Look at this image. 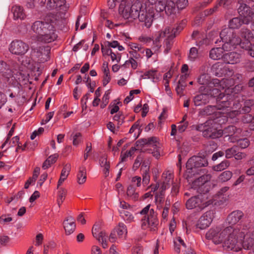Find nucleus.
<instances>
[{
    "instance_id": "obj_37",
    "label": "nucleus",
    "mask_w": 254,
    "mask_h": 254,
    "mask_svg": "<svg viewBox=\"0 0 254 254\" xmlns=\"http://www.w3.org/2000/svg\"><path fill=\"white\" fill-rule=\"evenodd\" d=\"M77 182L79 185L84 184L86 180V169L84 166L79 168L77 175Z\"/></svg>"
},
{
    "instance_id": "obj_35",
    "label": "nucleus",
    "mask_w": 254,
    "mask_h": 254,
    "mask_svg": "<svg viewBox=\"0 0 254 254\" xmlns=\"http://www.w3.org/2000/svg\"><path fill=\"white\" fill-rule=\"evenodd\" d=\"M175 37V33L174 32V35H168L167 38H166L164 40L163 43V47L164 48V53L165 54H168L171 50L173 44V40Z\"/></svg>"
},
{
    "instance_id": "obj_27",
    "label": "nucleus",
    "mask_w": 254,
    "mask_h": 254,
    "mask_svg": "<svg viewBox=\"0 0 254 254\" xmlns=\"http://www.w3.org/2000/svg\"><path fill=\"white\" fill-rule=\"evenodd\" d=\"M11 12L13 13L14 20H23L26 17V14L23 8L18 5H13L11 7Z\"/></svg>"
},
{
    "instance_id": "obj_10",
    "label": "nucleus",
    "mask_w": 254,
    "mask_h": 254,
    "mask_svg": "<svg viewBox=\"0 0 254 254\" xmlns=\"http://www.w3.org/2000/svg\"><path fill=\"white\" fill-rule=\"evenodd\" d=\"M27 44L21 40L13 41L9 45V50L11 53L15 55L23 56L29 50Z\"/></svg>"
},
{
    "instance_id": "obj_51",
    "label": "nucleus",
    "mask_w": 254,
    "mask_h": 254,
    "mask_svg": "<svg viewBox=\"0 0 254 254\" xmlns=\"http://www.w3.org/2000/svg\"><path fill=\"white\" fill-rule=\"evenodd\" d=\"M113 119L117 122V127L118 128L124 123L125 117L121 112H119L118 114L115 115Z\"/></svg>"
},
{
    "instance_id": "obj_31",
    "label": "nucleus",
    "mask_w": 254,
    "mask_h": 254,
    "mask_svg": "<svg viewBox=\"0 0 254 254\" xmlns=\"http://www.w3.org/2000/svg\"><path fill=\"white\" fill-rule=\"evenodd\" d=\"M245 20L241 17H234L229 22V28L233 30L239 28L243 24H247Z\"/></svg>"
},
{
    "instance_id": "obj_55",
    "label": "nucleus",
    "mask_w": 254,
    "mask_h": 254,
    "mask_svg": "<svg viewBox=\"0 0 254 254\" xmlns=\"http://www.w3.org/2000/svg\"><path fill=\"white\" fill-rule=\"evenodd\" d=\"M166 239V234H164L162 233L161 236L159 239H158L156 241V246L153 251V254H159L158 249L159 248L160 241H164Z\"/></svg>"
},
{
    "instance_id": "obj_36",
    "label": "nucleus",
    "mask_w": 254,
    "mask_h": 254,
    "mask_svg": "<svg viewBox=\"0 0 254 254\" xmlns=\"http://www.w3.org/2000/svg\"><path fill=\"white\" fill-rule=\"evenodd\" d=\"M141 78L143 79H150L153 82H155L158 80L159 77L157 70H151L145 72L143 75L141 76Z\"/></svg>"
},
{
    "instance_id": "obj_9",
    "label": "nucleus",
    "mask_w": 254,
    "mask_h": 254,
    "mask_svg": "<svg viewBox=\"0 0 254 254\" xmlns=\"http://www.w3.org/2000/svg\"><path fill=\"white\" fill-rule=\"evenodd\" d=\"M57 23L53 20H50V24L47 29L43 33L41 36H38V41L49 43L55 41L58 38V35L56 32L55 26Z\"/></svg>"
},
{
    "instance_id": "obj_6",
    "label": "nucleus",
    "mask_w": 254,
    "mask_h": 254,
    "mask_svg": "<svg viewBox=\"0 0 254 254\" xmlns=\"http://www.w3.org/2000/svg\"><path fill=\"white\" fill-rule=\"evenodd\" d=\"M196 129L202 131V135L206 138L215 139L223 135L222 130L217 129L212 121H207L204 124L197 126Z\"/></svg>"
},
{
    "instance_id": "obj_42",
    "label": "nucleus",
    "mask_w": 254,
    "mask_h": 254,
    "mask_svg": "<svg viewBox=\"0 0 254 254\" xmlns=\"http://www.w3.org/2000/svg\"><path fill=\"white\" fill-rule=\"evenodd\" d=\"M59 155L57 154H54L50 156L43 164L42 168L44 170L49 168L51 164L56 162Z\"/></svg>"
},
{
    "instance_id": "obj_49",
    "label": "nucleus",
    "mask_w": 254,
    "mask_h": 254,
    "mask_svg": "<svg viewBox=\"0 0 254 254\" xmlns=\"http://www.w3.org/2000/svg\"><path fill=\"white\" fill-rule=\"evenodd\" d=\"M129 64L131 65V67L132 69H135L137 68L138 66V63L136 60L132 58H129L128 60L126 61L124 64L122 66H124L125 68H128Z\"/></svg>"
},
{
    "instance_id": "obj_8",
    "label": "nucleus",
    "mask_w": 254,
    "mask_h": 254,
    "mask_svg": "<svg viewBox=\"0 0 254 254\" xmlns=\"http://www.w3.org/2000/svg\"><path fill=\"white\" fill-rule=\"evenodd\" d=\"M209 205L205 197L202 194H198L190 197L186 202V207L188 209H195L200 212Z\"/></svg>"
},
{
    "instance_id": "obj_29",
    "label": "nucleus",
    "mask_w": 254,
    "mask_h": 254,
    "mask_svg": "<svg viewBox=\"0 0 254 254\" xmlns=\"http://www.w3.org/2000/svg\"><path fill=\"white\" fill-rule=\"evenodd\" d=\"M228 95H223L221 97H218L216 105L218 111L230 107L231 102L228 100Z\"/></svg>"
},
{
    "instance_id": "obj_41",
    "label": "nucleus",
    "mask_w": 254,
    "mask_h": 254,
    "mask_svg": "<svg viewBox=\"0 0 254 254\" xmlns=\"http://www.w3.org/2000/svg\"><path fill=\"white\" fill-rule=\"evenodd\" d=\"M127 194L129 199L134 201L138 199L139 195L138 192H136L135 188L132 185H129L127 190Z\"/></svg>"
},
{
    "instance_id": "obj_19",
    "label": "nucleus",
    "mask_w": 254,
    "mask_h": 254,
    "mask_svg": "<svg viewBox=\"0 0 254 254\" xmlns=\"http://www.w3.org/2000/svg\"><path fill=\"white\" fill-rule=\"evenodd\" d=\"M223 134L225 136H229V140L231 142H236V138L233 136L235 134L240 133L241 131L240 128H237L235 126H230L222 130Z\"/></svg>"
},
{
    "instance_id": "obj_38",
    "label": "nucleus",
    "mask_w": 254,
    "mask_h": 254,
    "mask_svg": "<svg viewBox=\"0 0 254 254\" xmlns=\"http://www.w3.org/2000/svg\"><path fill=\"white\" fill-rule=\"evenodd\" d=\"M99 163L101 167H104V172L105 176L107 177L109 174L110 163L107 160V158L106 155H104L100 157L99 159Z\"/></svg>"
},
{
    "instance_id": "obj_18",
    "label": "nucleus",
    "mask_w": 254,
    "mask_h": 254,
    "mask_svg": "<svg viewBox=\"0 0 254 254\" xmlns=\"http://www.w3.org/2000/svg\"><path fill=\"white\" fill-rule=\"evenodd\" d=\"M50 22H43L41 21H35L31 26V29L36 34H37V40L38 36H41L43 33L47 29Z\"/></svg>"
},
{
    "instance_id": "obj_56",
    "label": "nucleus",
    "mask_w": 254,
    "mask_h": 254,
    "mask_svg": "<svg viewBox=\"0 0 254 254\" xmlns=\"http://www.w3.org/2000/svg\"><path fill=\"white\" fill-rule=\"evenodd\" d=\"M101 230V224L100 223H96L93 226L92 233L93 236L97 238V235L100 232Z\"/></svg>"
},
{
    "instance_id": "obj_15",
    "label": "nucleus",
    "mask_w": 254,
    "mask_h": 254,
    "mask_svg": "<svg viewBox=\"0 0 254 254\" xmlns=\"http://www.w3.org/2000/svg\"><path fill=\"white\" fill-rule=\"evenodd\" d=\"M238 12L240 17L245 20L247 25L252 21L254 13L247 4L240 5Z\"/></svg>"
},
{
    "instance_id": "obj_45",
    "label": "nucleus",
    "mask_w": 254,
    "mask_h": 254,
    "mask_svg": "<svg viewBox=\"0 0 254 254\" xmlns=\"http://www.w3.org/2000/svg\"><path fill=\"white\" fill-rule=\"evenodd\" d=\"M66 190L63 188H59L58 194L57 202L59 207L61 205L64 200L65 199L66 195Z\"/></svg>"
},
{
    "instance_id": "obj_22",
    "label": "nucleus",
    "mask_w": 254,
    "mask_h": 254,
    "mask_svg": "<svg viewBox=\"0 0 254 254\" xmlns=\"http://www.w3.org/2000/svg\"><path fill=\"white\" fill-rule=\"evenodd\" d=\"M223 44L222 47L223 52L224 51H230L236 48V46L240 45L241 46L242 40L241 38L232 39L231 41H222Z\"/></svg>"
},
{
    "instance_id": "obj_44",
    "label": "nucleus",
    "mask_w": 254,
    "mask_h": 254,
    "mask_svg": "<svg viewBox=\"0 0 254 254\" xmlns=\"http://www.w3.org/2000/svg\"><path fill=\"white\" fill-rule=\"evenodd\" d=\"M254 106V100L253 99L247 100L244 102V107L242 108V111L244 114L250 112L251 108Z\"/></svg>"
},
{
    "instance_id": "obj_48",
    "label": "nucleus",
    "mask_w": 254,
    "mask_h": 254,
    "mask_svg": "<svg viewBox=\"0 0 254 254\" xmlns=\"http://www.w3.org/2000/svg\"><path fill=\"white\" fill-rule=\"evenodd\" d=\"M232 176V173L230 171H226L222 173L218 177V180L221 182L229 180Z\"/></svg>"
},
{
    "instance_id": "obj_40",
    "label": "nucleus",
    "mask_w": 254,
    "mask_h": 254,
    "mask_svg": "<svg viewBox=\"0 0 254 254\" xmlns=\"http://www.w3.org/2000/svg\"><path fill=\"white\" fill-rule=\"evenodd\" d=\"M241 37L245 40L242 43L250 42L251 40L253 39V34L252 32L247 28H242L240 31Z\"/></svg>"
},
{
    "instance_id": "obj_63",
    "label": "nucleus",
    "mask_w": 254,
    "mask_h": 254,
    "mask_svg": "<svg viewBox=\"0 0 254 254\" xmlns=\"http://www.w3.org/2000/svg\"><path fill=\"white\" fill-rule=\"evenodd\" d=\"M189 125V123L188 122H186L184 123L180 124L178 127V131L180 132H183L186 130L188 126Z\"/></svg>"
},
{
    "instance_id": "obj_30",
    "label": "nucleus",
    "mask_w": 254,
    "mask_h": 254,
    "mask_svg": "<svg viewBox=\"0 0 254 254\" xmlns=\"http://www.w3.org/2000/svg\"><path fill=\"white\" fill-rule=\"evenodd\" d=\"M208 101L209 95L207 94H200L195 96L193 98V102L196 106L205 105Z\"/></svg>"
},
{
    "instance_id": "obj_47",
    "label": "nucleus",
    "mask_w": 254,
    "mask_h": 254,
    "mask_svg": "<svg viewBox=\"0 0 254 254\" xmlns=\"http://www.w3.org/2000/svg\"><path fill=\"white\" fill-rule=\"evenodd\" d=\"M230 165V162L228 160H224L219 164L213 167V169L216 171H221L226 169Z\"/></svg>"
},
{
    "instance_id": "obj_4",
    "label": "nucleus",
    "mask_w": 254,
    "mask_h": 254,
    "mask_svg": "<svg viewBox=\"0 0 254 254\" xmlns=\"http://www.w3.org/2000/svg\"><path fill=\"white\" fill-rule=\"evenodd\" d=\"M0 73L7 79H10L12 81L20 82L24 79V75L19 69L18 64L14 65V67L10 68L9 66L4 61H0Z\"/></svg>"
},
{
    "instance_id": "obj_57",
    "label": "nucleus",
    "mask_w": 254,
    "mask_h": 254,
    "mask_svg": "<svg viewBox=\"0 0 254 254\" xmlns=\"http://www.w3.org/2000/svg\"><path fill=\"white\" fill-rule=\"evenodd\" d=\"M165 194L163 190H161L159 193H156L155 201L160 204L163 203L164 201Z\"/></svg>"
},
{
    "instance_id": "obj_11",
    "label": "nucleus",
    "mask_w": 254,
    "mask_h": 254,
    "mask_svg": "<svg viewBox=\"0 0 254 254\" xmlns=\"http://www.w3.org/2000/svg\"><path fill=\"white\" fill-rule=\"evenodd\" d=\"M199 84L206 86L200 87L199 90L202 91L205 89L213 88L214 86H220V80L217 78L211 79L210 76L207 73H204L200 75L197 80Z\"/></svg>"
},
{
    "instance_id": "obj_16",
    "label": "nucleus",
    "mask_w": 254,
    "mask_h": 254,
    "mask_svg": "<svg viewBox=\"0 0 254 254\" xmlns=\"http://www.w3.org/2000/svg\"><path fill=\"white\" fill-rule=\"evenodd\" d=\"M188 0H170V4L168 9V13H173L174 14L178 10H182L186 8L188 5Z\"/></svg>"
},
{
    "instance_id": "obj_61",
    "label": "nucleus",
    "mask_w": 254,
    "mask_h": 254,
    "mask_svg": "<svg viewBox=\"0 0 254 254\" xmlns=\"http://www.w3.org/2000/svg\"><path fill=\"white\" fill-rule=\"evenodd\" d=\"M162 178L163 179H165V180L164 181H165L166 183V184H168L172 178V175L171 173L167 172L166 173H163L162 174Z\"/></svg>"
},
{
    "instance_id": "obj_13",
    "label": "nucleus",
    "mask_w": 254,
    "mask_h": 254,
    "mask_svg": "<svg viewBox=\"0 0 254 254\" xmlns=\"http://www.w3.org/2000/svg\"><path fill=\"white\" fill-rule=\"evenodd\" d=\"M208 162L206 158L200 156H194L190 158L186 163L187 170H192L207 166Z\"/></svg>"
},
{
    "instance_id": "obj_50",
    "label": "nucleus",
    "mask_w": 254,
    "mask_h": 254,
    "mask_svg": "<svg viewBox=\"0 0 254 254\" xmlns=\"http://www.w3.org/2000/svg\"><path fill=\"white\" fill-rule=\"evenodd\" d=\"M238 146H233L231 148H228L225 151V157L229 159L234 157L235 153L237 152Z\"/></svg>"
},
{
    "instance_id": "obj_60",
    "label": "nucleus",
    "mask_w": 254,
    "mask_h": 254,
    "mask_svg": "<svg viewBox=\"0 0 254 254\" xmlns=\"http://www.w3.org/2000/svg\"><path fill=\"white\" fill-rule=\"evenodd\" d=\"M12 220V218L11 217H6V215H2L0 217V223L1 224H5L7 223L10 222Z\"/></svg>"
},
{
    "instance_id": "obj_1",
    "label": "nucleus",
    "mask_w": 254,
    "mask_h": 254,
    "mask_svg": "<svg viewBox=\"0 0 254 254\" xmlns=\"http://www.w3.org/2000/svg\"><path fill=\"white\" fill-rule=\"evenodd\" d=\"M248 231V227L244 224L229 226L224 228L219 226L210 229L206 232L205 238L217 244L223 241V246L227 250L239 252L242 248L244 239Z\"/></svg>"
},
{
    "instance_id": "obj_14",
    "label": "nucleus",
    "mask_w": 254,
    "mask_h": 254,
    "mask_svg": "<svg viewBox=\"0 0 254 254\" xmlns=\"http://www.w3.org/2000/svg\"><path fill=\"white\" fill-rule=\"evenodd\" d=\"M213 217V213L211 211H206L199 219L196 227L201 230L207 228L212 222Z\"/></svg>"
},
{
    "instance_id": "obj_24",
    "label": "nucleus",
    "mask_w": 254,
    "mask_h": 254,
    "mask_svg": "<svg viewBox=\"0 0 254 254\" xmlns=\"http://www.w3.org/2000/svg\"><path fill=\"white\" fill-rule=\"evenodd\" d=\"M170 4V0H157L155 2V8L157 11L162 12L165 11L168 15L173 14V13H168V9Z\"/></svg>"
},
{
    "instance_id": "obj_34",
    "label": "nucleus",
    "mask_w": 254,
    "mask_h": 254,
    "mask_svg": "<svg viewBox=\"0 0 254 254\" xmlns=\"http://www.w3.org/2000/svg\"><path fill=\"white\" fill-rule=\"evenodd\" d=\"M224 55L223 49L220 47L212 49L209 53V57L214 60L224 59Z\"/></svg>"
},
{
    "instance_id": "obj_17",
    "label": "nucleus",
    "mask_w": 254,
    "mask_h": 254,
    "mask_svg": "<svg viewBox=\"0 0 254 254\" xmlns=\"http://www.w3.org/2000/svg\"><path fill=\"white\" fill-rule=\"evenodd\" d=\"M173 30H171V28L168 27L158 31L156 33V37L153 41V45H154V47L156 48V50H158L161 46L160 43V39L164 38H167L168 35H174V33H173Z\"/></svg>"
},
{
    "instance_id": "obj_32",
    "label": "nucleus",
    "mask_w": 254,
    "mask_h": 254,
    "mask_svg": "<svg viewBox=\"0 0 254 254\" xmlns=\"http://www.w3.org/2000/svg\"><path fill=\"white\" fill-rule=\"evenodd\" d=\"M114 231L117 234L119 238H126L127 230L126 225L122 223H119L118 225L114 228Z\"/></svg>"
},
{
    "instance_id": "obj_21",
    "label": "nucleus",
    "mask_w": 254,
    "mask_h": 254,
    "mask_svg": "<svg viewBox=\"0 0 254 254\" xmlns=\"http://www.w3.org/2000/svg\"><path fill=\"white\" fill-rule=\"evenodd\" d=\"M220 37L222 41H231L232 39L240 38L237 36L233 30L231 28H225L220 33Z\"/></svg>"
},
{
    "instance_id": "obj_5",
    "label": "nucleus",
    "mask_w": 254,
    "mask_h": 254,
    "mask_svg": "<svg viewBox=\"0 0 254 254\" xmlns=\"http://www.w3.org/2000/svg\"><path fill=\"white\" fill-rule=\"evenodd\" d=\"M131 2L130 0H122L121 1L119 7V14L126 19H135L137 18V12L138 9H140V2L135 1L133 4V9L134 13L129 12L131 8Z\"/></svg>"
},
{
    "instance_id": "obj_39",
    "label": "nucleus",
    "mask_w": 254,
    "mask_h": 254,
    "mask_svg": "<svg viewBox=\"0 0 254 254\" xmlns=\"http://www.w3.org/2000/svg\"><path fill=\"white\" fill-rule=\"evenodd\" d=\"M174 250L177 253L181 252L182 248H186V245L180 237H177L174 241Z\"/></svg>"
},
{
    "instance_id": "obj_2",
    "label": "nucleus",
    "mask_w": 254,
    "mask_h": 254,
    "mask_svg": "<svg viewBox=\"0 0 254 254\" xmlns=\"http://www.w3.org/2000/svg\"><path fill=\"white\" fill-rule=\"evenodd\" d=\"M150 205L148 204L143 208L139 212L144 216L141 219V227L143 230L149 228L150 231H155L157 230L159 221L153 209H150Z\"/></svg>"
},
{
    "instance_id": "obj_43",
    "label": "nucleus",
    "mask_w": 254,
    "mask_h": 254,
    "mask_svg": "<svg viewBox=\"0 0 254 254\" xmlns=\"http://www.w3.org/2000/svg\"><path fill=\"white\" fill-rule=\"evenodd\" d=\"M120 215L122 218L127 223H131L134 221L132 214L127 210L124 209L120 211Z\"/></svg>"
},
{
    "instance_id": "obj_46",
    "label": "nucleus",
    "mask_w": 254,
    "mask_h": 254,
    "mask_svg": "<svg viewBox=\"0 0 254 254\" xmlns=\"http://www.w3.org/2000/svg\"><path fill=\"white\" fill-rule=\"evenodd\" d=\"M241 48L248 51V54L254 57V44H252L250 42H247L241 44Z\"/></svg>"
},
{
    "instance_id": "obj_59",
    "label": "nucleus",
    "mask_w": 254,
    "mask_h": 254,
    "mask_svg": "<svg viewBox=\"0 0 254 254\" xmlns=\"http://www.w3.org/2000/svg\"><path fill=\"white\" fill-rule=\"evenodd\" d=\"M130 47L131 49L130 51L140 52V53H144V49L137 44L132 43L130 45Z\"/></svg>"
},
{
    "instance_id": "obj_64",
    "label": "nucleus",
    "mask_w": 254,
    "mask_h": 254,
    "mask_svg": "<svg viewBox=\"0 0 254 254\" xmlns=\"http://www.w3.org/2000/svg\"><path fill=\"white\" fill-rule=\"evenodd\" d=\"M81 136V134L79 132L76 133L73 137V144L74 145H77L80 142L79 137Z\"/></svg>"
},
{
    "instance_id": "obj_52",
    "label": "nucleus",
    "mask_w": 254,
    "mask_h": 254,
    "mask_svg": "<svg viewBox=\"0 0 254 254\" xmlns=\"http://www.w3.org/2000/svg\"><path fill=\"white\" fill-rule=\"evenodd\" d=\"M238 146L242 149H244L248 147L250 145V142L248 138H243L240 139H237Z\"/></svg>"
},
{
    "instance_id": "obj_25",
    "label": "nucleus",
    "mask_w": 254,
    "mask_h": 254,
    "mask_svg": "<svg viewBox=\"0 0 254 254\" xmlns=\"http://www.w3.org/2000/svg\"><path fill=\"white\" fill-rule=\"evenodd\" d=\"M64 227L67 235L72 233L75 229V224L74 218L68 216L64 222Z\"/></svg>"
},
{
    "instance_id": "obj_3",
    "label": "nucleus",
    "mask_w": 254,
    "mask_h": 254,
    "mask_svg": "<svg viewBox=\"0 0 254 254\" xmlns=\"http://www.w3.org/2000/svg\"><path fill=\"white\" fill-rule=\"evenodd\" d=\"M140 8L137 12V18L144 22L147 28H149L152 25L154 16L153 2L150 4V2H146L143 4L140 2Z\"/></svg>"
},
{
    "instance_id": "obj_62",
    "label": "nucleus",
    "mask_w": 254,
    "mask_h": 254,
    "mask_svg": "<svg viewBox=\"0 0 254 254\" xmlns=\"http://www.w3.org/2000/svg\"><path fill=\"white\" fill-rule=\"evenodd\" d=\"M139 53H140V52L129 51V53L130 55V57L129 58H132V59H135L136 60L140 59L141 55Z\"/></svg>"
},
{
    "instance_id": "obj_54",
    "label": "nucleus",
    "mask_w": 254,
    "mask_h": 254,
    "mask_svg": "<svg viewBox=\"0 0 254 254\" xmlns=\"http://www.w3.org/2000/svg\"><path fill=\"white\" fill-rule=\"evenodd\" d=\"M70 170V165L69 164H66L62 170L61 177L63 179H66L69 175Z\"/></svg>"
},
{
    "instance_id": "obj_28",
    "label": "nucleus",
    "mask_w": 254,
    "mask_h": 254,
    "mask_svg": "<svg viewBox=\"0 0 254 254\" xmlns=\"http://www.w3.org/2000/svg\"><path fill=\"white\" fill-rule=\"evenodd\" d=\"M222 112L218 111L216 106H207L199 111V115L202 117L207 116L212 114L217 116V114H221Z\"/></svg>"
},
{
    "instance_id": "obj_12",
    "label": "nucleus",
    "mask_w": 254,
    "mask_h": 254,
    "mask_svg": "<svg viewBox=\"0 0 254 254\" xmlns=\"http://www.w3.org/2000/svg\"><path fill=\"white\" fill-rule=\"evenodd\" d=\"M210 179L211 175L209 174L202 175L193 182V187L200 193L207 192L208 188H206V183L210 181Z\"/></svg>"
},
{
    "instance_id": "obj_20",
    "label": "nucleus",
    "mask_w": 254,
    "mask_h": 254,
    "mask_svg": "<svg viewBox=\"0 0 254 254\" xmlns=\"http://www.w3.org/2000/svg\"><path fill=\"white\" fill-rule=\"evenodd\" d=\"M244 215V213L241 210L233 211L228 215L226 220L229 224L235 225L243 218Z\"/></svg>"
},
{
    "instance_id": "obj_26",
    "label": "nucleus",
    "mask_w": 254,
    "mask_h": 254,
    "mask_svg": "<svg viewBox=\"0 0 254 254\" xmlns=\"http://www.w3.org/2000/svg\"><path fill=\"white\" fill-rule=\"evenodd\" d=\"M241 55L236 52H230L224 54V61L227 64H235L240 61Z\"/></svg>"
},
{
    "instance_id": "obj_33",
    "label": "nucleus",
    "mask_w": 254,
    "mask_h": 254,
    "mask_svg": "<svg viewBox=\"0 0 254 254\" xmlns=\"http://www.w3.org/2000/svg\"><path fill=\"white\" fill-rule=\"evenodd\" d=\"M141 170L142 172V183L144 185H148L150 182L149 167L144 163H143L141 166Z\"/></svg>"
},
{
    "instance_id": "obj_58",
    "label": "nucleus",
    "mask_w": 254,
    "mask_h": 254,
    "mask_svg": "<svg viewBox=\"0 0 254 254\" xmlns=\"http://www.w3.org/2000/svg\"><path fill=\"white\" fill-rule=\"evenodd\" d=\"M143 160V157L141 155L138 156L134 161L132 166V169L136 171L141 164V162Z\"/></svg>"
},
{
    "instance_id": "obj_7",
    "label": "nucleus",
    "mask_w": 254,
    "mask_h": 254,
    "mask_svg": "<svg viewBox=\"0 0 254 254\" xmlns=\"http://www.w3.org/2000/svg\"><path fill=\"white\" fill-rule=\"evenodd\" d=\"M135 144L137 147H143L144 145L151 146L153 148V150L147 148L146 151L149 153L152 154L157 159L160 157L159 142L157 137L152 136L148 138H141L137 140Z\"/></svg>"
},
{
    "instance_id": "obj_53",
    "label": "nucleus",
    "mask_w": 254,
    "mask_h": 254,
    "mask_svg": "<svg viewBox=\"0 0 254 254\" xmlns=\"http://www.w3.org/2000/svg\"><path fill=\"white\" fill-rule=\"evenodd\" d=\"M198 57V51L195 47L191 48L190 50L188 56L189 59L191 61H194Z\"/></svg>"
},
{
    "instance_id": "obj_23",
    "label": "nucleus",
    "mask_w": 254,
    "mask_h": 254,
    "mask_svg": "<svg viewBox=\"0 0 254 254\" xmlns=\"http://www.w3.org/2000/svg\"><path fill=\"white\" fill-rule=\"evenodd\" d=\"M227 80L223 79L222 80H220V86H214L213 88H207V91H210V94L213 97H221L223 95L221 93V90L224 89L227 87V86L225 84Z\"/></svg>"
}]
</instances>
